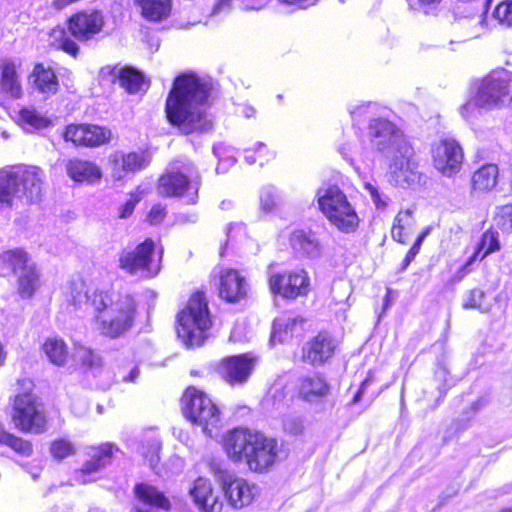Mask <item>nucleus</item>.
Returning a JSON list of instances; mask_svg holds the SVG:
<instances>
[{
  "label": "nucleus",
  "mask_w": 512,
  "mask_h": 512,
  "mask_svg": "<svg viewBox=\"0 0 512 512\" xmlns=\"http://www.w3.org/2000/svg\"><path fill=\"white\" fill-rule=\"evenodd\" d=\"M211 83L194 73L177 76L166 99V115L184 134L208 132L212 121L206 112Z\"/></svg>",
  "instance_id": "nucleus-1"
},
{
  "label": "nucleus",
  "mask_w": 512,
  "mask_h": 512,
  "mask_svg": "<svg viewBox=\"0 0 512 512\" xmlns=\"http://www.w3.org/2000/svg\"><path fill=\"white\" fill-rule=\"evenodd\" d=\"M71 303H82L94 308L100 333L110 339L125 335L134 325L136 303L131 295H121L113 300L108 292L94 290L90 293L82 281L72 282L70 286Z\"/></svg>",
  "instance_id": "nucleus-2"
},
{
  "label": "nucleus",
  "mask_w": 512,
  "mask_h": 512,
  "mask_svg": "<svg viewBox=\"0 0 512 512\" xmlns=\"http://www.w3.org/2000/svg\"><path fill=\"white\" fill-rule=\"evenodd\" d=\"M211 319L204 294L195 293L177 316L178 338L188 347H198L207 338Z\"/></svg>",
  "instance_id": "nucleus-3"
},
{
  "label": "nucleus",
  "mask_w": 512,
  "mask_h": 512,
  "mask_svg": "<svg viewBox=\"0 0 512 512\" xmlns=\"http://www.w3.org/2000/svg\"><path fill=\"white\" fill-rule=\"evenodd\" d=\"M318 205L330 223L344 233L354 232L359 217L344 192L336 185H329L317 191Z\"/></svg>",
  "instance_id": "nucleus-4"
},
{
  "label": "nucleus",
  "mask_w": 512,
  "mask_h": 512,
  "mask_svg": "<svg viewBox=\"0 0 512 512\" xmlns=\"http://www.w3.org/2000/svg\"><path fill=\"white\" fill-rule=\"evenodd\" d=\"M200 187V176L194 164L188 159L172 162L167 172L159 179L158 191L161 195L173 197L187 192V203L195 204Z\"/></svg>",
  "instance_id": "nucleus-5"
},
{
  "label": "nucleus",
  "mask_w": 512,
  "mask_h": 512,
  "mask_svg": "<svg viewBox=\"0 0 512 512\" xmlns=\"http://www.w3.org/2000/svg\"><path fill=\"white\" fill-rule=\"evenodd\" d=\"M9 273L17 275V292L23 299L31 298L40 286L36 266L22 249L0 254V275L6 276Z\"/></svg>",
  "instance_id": "nucleus-6"
},
{
  "label": "nucleus",
  "mask_w": 512,
  "mask_h": 512,
  "mask_svg": "<svg viewBox=\"0 0 512 512\" xmlns=\"http://www.w3.org/2000/svg\"><path fill=\"white\" fill-rule=\"evenodd\" d=\"M155 243L147 238L135 248L121 250L118 258V267L131 276L153 278L160 272V261L163 251H159V260H153Z\"/></svg>",
  "instance_id": "nucleus-7"
},
{
  "label": "nucleus",
  "mask_w": 512,
  "mask_h": 512,
  "mask_svg": "<svg viewBox=\"0 0 512 512\" xmlns=\"http://www.w3.org/2000/svg\"><path fill=\"white\" fill-rule=\"evenodd\" d=\"M182 404L185 417L201 426L203 432L211 437L213 429L220 423L219 409L212 400L206 394L190 387L182 396Z\"/></svg>",
  "instance_id": "nucleus-8"
},
{
  "label": "nucleus",
  "mask_w": 512,
  "mask_h": 512,
  "mask_svg": "<svg viewBox=\"0 0 512 512\" xmlns=\"http://www.w3.org/2000/svg\"><path fill=\"white\" fill-rule=\"evenodd\" d=\"M209 469L232 507L242 508L251 503L255 486H250L244 479L236 477L220 460H212Z\"/></svg>",
  "instance_id": "nucleus-9"
},
{
  "label": "nucleus",
  "mask_w": 512,
  "mask_h": 512,
  "mask_svg": "<svg viewBox=\"0 0 512 512\" xmlns=\"http://www.w3.org/2000/svg\"><path fill=\"white\" fill-rule=\"evenodd\" d=\"M369 135L372 145L387 159L395 154L407 157L410 153V144L403 133L386 119H374L369 125Z\"/></svg>",
  "instance_id": "nucleus-10"
},
{
  "label": "nucleus",
  "mask_w": 512,
  "mask_h": 512,
  "mask_svg": "<svg viewBox=\"0 0 512 512\" xmlns=\"http://www.w3.org/2000/svg\"><path fill=\"white\" fill-rule=\"evenodd\" d=\"M12 420L16 428L26 433L41 434L47 429L42 406L31 393L18 394L14 400Z\"/></svg>",
  "instance_id": "nucleus-11"
},
{
  "label": "nucleus",
  "mask_w": 512,
  "mask_h": 512,
  "mask_svg": "<svg viewBox=\"0 0 512 512\" xmlns=\"http://www.w3.org/2000/svg\"><path fill=\"white\" fill-rule=\"evenodd\" d=\"M478 103L485 110L503 107L511 100L510 75L504 70H494L485 76L477 87Z\"/></svg>",
  "instance_id": "nucleus-12"
},
{
  "label": "nucleus",
  "mask_w": 512,
  "mask_h": 512,
  "mask_svg": "<svg viewBox=\"0 0 512 512\" xmlns=\"http://www.w3.org/2000/svg\"><path fill=\"white\" fill-rule=\"evenodd\" d=\"M269 266V287L273 294L284 299L294 300L306 296L310 290V278L303 269L284 273H274Z\"/></svg>",
  "instance_id": "nucleus-13"
},
{
  "label": "nucleus",
  "mask_w": 512,
  "mask_h": 512,
  "mask_svg": "<svg viewBox=\"0 0 512 512\" xmlns=\"http://www.w3.org/2000/svg\"><path fill=\"white\" fill-rule=\"evenodd\" d=\"M389 182L401 188H411L422 182L424 175L418 170V163L414 159V150L410 146V153L406 156L395 154L388 158Z\"/></svg>",
  "instance_id": "nucleus-14"
},
{
  "label": "nucleus",
  "mask_w": 512,
  "mask_h": 512,
  "mask_svg": "<svg viewBox=\"0 0 512 512\" xmlns=\"http://www.w3.org/2000/svg\"><path fill=\"white\" fill-rule=\"evenodd\" d=\"M151 162L150 154L144 150L125 152L116 150L108 157L111 177L114 181H122L146 169Z\"/></svg>",
  "instance_id": "nucleus-15"
},
{
  "label": "nucleus",
  "mask_w": 512,
  "mask_h": 512,
  "mask_svg": "<svg viewBox=\"0 0 512 512\" xmlns=\"http://www.w3.org/2000/svg\"><path fill=\"white\" fill-rule=\"evenodd\" d=\"M15 182L18 197L28 203H37L42 199L45 174L37 166H23L15 170Z\"/></svg>",
  "instance_id": "nucleus-16"
},
{
  "label": "nucleus",
  "mask_w": 512,
  "mask_h": 512,
  "mask_svg": "<svg viewBox=\"0 0 512 512\" xmlns=\"http://www.w3.org/2000/svg\"><path fill=\"white\" fill-rule=\"evenodd\" d=\"M435 168L444 176L458 173L463 161V151L453 139H443L432 150Z\"/></svg>",
  "instance_id": "nucleus-17"
},
{
  "label": "nucleus",
  "mask_w": 512,
  "mask_h": 512,
  "mask_svg": "<svg viewBox=\"0 0 512 512\" xmlns=\"http://www.w3.org/2000/svg\"><path fill=\"white\" fill-rule=\"evenodd\" d=\"M256 359L250 354L229 356L221 360L217 372L230 385H242L251 376Z\"/></svg>",
  "instance_id": "nucleus-18"
},
{
  "label": "nucleus",
  "mask_w": 512,
  "mask_h": 512,
  "mask_svg": "<svg viewBox=\"0 0 512 512\" xmlns=\"http://www.w3.org/2000/svg\"><path fill=\"white\" fill-rule=\"evenodd\" d=\"M253 442L254 444L245 462L252 471H267L274 464L277 457V442L274 439L266 438L261 433H257Z\"/></svg>",
  "instance_id": "nucleus-19"
},
{
  "label": "nucleus",
  "mask_w": 512,
  "mask_h": 512,
  "mask_svg": "<svg viewBox=\"0 0 512 512\" xmlns=\"http://www.w3.org/2000/svg\"><path fill=\"white\" fill-rule=\"evenodd\" d=\"M104 25V18L99 11L79 12L68 20L70 33L79 41H87L99 33Z\"/></svg>",
  "instance_id": "nucleus-20"
},
{
  "label": "nucleus",
  "mask_w": 512,
  "mask_h": 512,
  "mask_svg": "<svg viewBox=\"0 0 512 512\" xmlns=\"http://www.w3.org/2000/svg\"><path fill=\"white\" fill-rule=\"evenodd\" d=\"M257 433L244 428L229 431L223 439V447L227 456L235 462L245 461Z\"/></svg>",
  "instance_id": "nucleus-21"
},
{
  "label": "nucleus",
  "mask_w": 512,
  "mask_h": 512,
  "mask_svg": "<svg viewBox=\"0 0 512 512\" xmlns=\"http://www.w3.org/2000/svg\"><path fill=\"white\" fill-rule=\"evenodd\" d=\"M219 295L229 303H236L246 297L248 283L246 279L234 269H224L219 277Z\"/></svg>",
  "instance_id": "nucleus-22"
},
{
  "label": "nucleus",
  "mask_w": 512,
  "mask_h": 512,
  "mask_svg": "<svg viewBox=\"0 0 512 512\" xmlns=\"http://www.w3.org/2000/svg\"><path fill=\"white\" fill-rule=\"evenodd\" d=\"M336 344L327 333H319L303 347V360L313 366L322 365L332 357Z\"/></svg>",
  "instance_id": "nucleus-23"
},
{
  "label": "nucleus",
  "mask_w": 512,
  "mask_h": 512,
  "mask_svg": "<svg viewBox=\"0 0 512 512\" xmlns=\"http://www.w3.org/2000/svg\"><path fill=\"white\" fill-rule=\"evenodd\" d=\"M137 499L148 508L138 507L136 512H156L154 508L168 510L170 508L169 499L156 487L148 483L137 484L134 488Z\"/></svg>",
  "instance_id": "nucleus-24"
},
{
  "label": "nucleus",
  "mask_w": 512,
  "mask_h": 512,
  "mask_svg": "<svg viewBox=\"0 0 512 512\" xmlns=\"http://www.w3.org/2000/svg\"><path fill=\"white\" fill-rule=\"evenodd\" d=\"M291 245L297 253L311 259H317L322 255L321 241L312 231H295L291 236Z\"/></svg>",
  "instance_id": "nucleus-25"
},
{
  "label": "nucleus",
  "mask_w": 512,
  "mask_h": 512,
  "mask_svg": "<svg viewBox=\"0 0 512 512\" xmlns=\"http://www.w3.org/2000/svg\"><path fill=\"white\" fill-rule=\"evenodd\" d=\"M68 176L76 182L92 183L102 176L101 169L91 161L72 159L66 164Z\"/></svg>",
  "instance_id": "nucleus-26"
},
{
  "label": "nucleus",
  "mask_w": 512,
  "mask_h": 512,
  "mask_svg": "<svg viewBox=\"0 0 512 512\" xmlns=\"http://www.w3.org/2000/svg\"><path fill=\"white\" fill-rule=\"evenodd\" d=\"M0 88L1 91L10 95L12 98H20L22 95L21 84L16 71V64L10 58L0 60Z\"/></svg>",
  "instance_id": "nucleus-27"
},
{
  "label": "nucleus",
  "mask_w": 512,
  "mask_h": 512,
  "mask_svg": "<svg viewBox=\"0 0 512 512\" xmlns=\"http://www.w3.org/2000/svg\"><path fill=\"white\" fill-rule=\"evenodd\" d=\"M329 386L324 378L314 374L300 379L299 395L307 402L313 403L327 395Z\"/></svg>",
  "instance_id": "nucleus-28"
},
{
  "label": "nucleus",
  "mask_w": 512,
  "mask_h": 512,
  "mask_svg": "<svg viewBox=\"0 0 512 512\" xmlns=\"http://www.w3.org/2000/svg\"><path fill=\"white\" fill-rule=\"evenodd\" d=\"M142 16L148 21L160 22L167 19L172 10V0H135Z\"/></svg>",
  "instance_id": "nucleus-29"
},
{
  "label": "nucleus",
  "mask_w": 512,
  "mask_h": 512,
  "mask_svg": "<svg viewBox=\"0 0 512 512\" xmlns=\"http://www.w3.org/2000/svg\"><path fill=\"white\" fill-rule=\"evenodd\" d=\"M113 449L114 447L110 443H106L99 448L94 449L90 460L83 464L79 472V477H85L86 475L97 472L108 465L113 456Z\"/></svg>",
  "instance_id": "nucleus-30"
},
{
  "label": "nucleus",
  "mask_w": 512,
  "mask_h": 512,
  "mask_svg": "<svg viewBox=\"0 0 512 512\" xmlns=\"http://www.w3.org/2000/svg\"><path fill=\"white\" fill-rule=\"evenodd\" d=\"M498 167L495 164H486L474 172L472 176V190L487 192L497 183Z\"/></svg>",
  "instance_id": "nucleus-31"
},
{
  "label": "nucleus",
  "mask_w": 512,
  "mask_h": 512,
  "mask_svg": "<svg viewBox=\"0 0 512 512\" xmlns=\"http://www.w3.org/2000/svg\"><path fill=\"white\" fill-rule=\"evenodd\" d=\"M112 72L118 78L120 86L130 94L138 92L144 84L143 75L132 67H114Z\"/></svg>",
  "instance_id": "nucleus-32"
},
{
  "label": "nucleus",
  "mask_w": 512,
  "mask_h": 512,
  "mask_svg": "<svg viewBox=\"0 0 512 512\" xmlns=\"http://www.w3.org/2000/svg\"><path fill=\"white\" fill-rule=\"evenodd\" d=\"M304 323L301 317L278 318L273 322L271 341L284 342L287 337H292Z\"/></svg>",
  "instance_id": "nucleus-33"
},
{
  "label": "nucleus",
  "mask_w": 512,
  "mask_h": 512,
  "mask_svg": "<svg viewBox=\"0 0 512 512\" xmlns=\"http://www.w3.org/2000/svg\"><path fill=\"white\" fill-rule=\"evenodd\" d=\"M34 84L36 88L47 94H54L58 90V80L54 71L45 68L42 64H37L33 70Z\"/></svg>",
  "instance_id": "nucleus-34"
},
{
  "label": "nucleus",
  "mask_w": 512,
  "mask_h": 512,
  "mask_svg": "<svg viewBox=\"0 0 512 512\" xmlns=\"http://www.w3.org/2000/svg\"><path fill=\"white\" fill-rule=\"evenodd\" d=\"M43 350L54 365L63 366L66 363L68 350L63 340L57 338L48 339L43 345Z\"/></svg>",
  "instance_id": "nucleus-35"
},
{
  "label": "nucleus",
  "mask_w": 512,
  "mask_h": 512,
  "mask_svg": "<svg viewBox=\"0 0 512 512\" xmlns=\"http://www.w3.org/2000/svg\"><path fill=\"white\" fill-rule=\"evenodd\" d=\"M14 175L15 171H0V203L2 204H10L14 196L18 197Z\"/></svg>",
  "instance_id": "nucleus-36"
},
{
  "label": "nucleus",
  "mask_w": 512,
  "mask_h": 512,
  "mask_svg": "<svg viewBox=\"0 0 512 512\" xmlns=\"http://www.w3.org/2000/svg\"><path fill=\"white\" fill-rule=\"evenodd\" d=\"M51 44L65 51L66 53L76 56L78 53V45L71 40L63 27H56L50 32Z\"/></svg>",
  "instance_id": "nucleus-37"
},
{
  "label": "nucleus",
  "mask_w": 512,
  "mask_h": 512,
  "mask_svg": "<svg viewBox=\"0 0 512 512\" xmlns=\"http://www.w3.org/2000/svg\"><path fill=\"white\" fill-rule=\"evenodd\" d=\"M500 249L498 234L493 231H486L482 234L481 240L472 256H476V260L484 259L487 255Z\"/></svg>",
  "instance_id": "nucleus-38"
},
{
  "label": "nucleus",
  "mask_w": 512,
  "mask_h": 512,
  "mask_svg": "<svg viewBox=\"0 0 512 512\" xmlns=\"http://www.w3.org/2000/svg\"><path fill=\"white\" fill-rule=\"evenodd\" d=\"M111 136L112 133L107 128L97 125L86 124L85 146L97 147L106 144L110 141Z\"/></svg>",
  "instance_id": "nucleus-39"
},
{
  "label": "nucleus",
  "mask_w": 512,
  "mask_h": 512,
  "mask_svg": "<svg viewBox=\"0 0 512 512\" xmlns=\"http://www.w3.org/2000/svg\"><path fill=\"white\" fill-rule=\"evenodd\" d=\"M485 298L484 291L478 288L471 289L465 294L462 306L464 309H477L486 313L490 310V306L484 304Z\"/></svg>",
  "instance_id": "nucleus-40"
},
{
  "label": "nucleus",
  "mask_w": 512,
  "mask_h": 512,
  "mask_svg": "<svg viewBox=\"0 0 512 512\" xmlns=\"http://www.w3.org/2000/svg\"><path fill=\"white\" fill-rule=\"evenodd\" d=\"M0 444H4L12 448L17 453L29 456L32 453V445L30 442L16 437L6 430L0 434Z\"/></svg>",
  "instance_id": "nucleus-41"
},
{
  "label": "nucleus",
  "mask_w": 512,
  "mask_h": 512,
  "mask_svg": "<svg viewBox=\"0 0 512 512\" xmlns=\"http://www.w3.org/2000/svg\"><path fill=\"white\" fill-rule=\"evenodd\" d=\"M19 120L24 125H28L33 129H42L50 124V121L47 118L40 115L36 110L28 108H23L19 112Z\"/></svg>",
  "instance_id": "nucleus-42"
},
{
  "label": "nucleus",
  "mask_w": 512,
  "mask_h": 512,
  "mask_svg": "<svg viewBox=\"0 0 512 512\" xmlns=\"http://www.w3.org/2000/svg\"><path fill=\"white\" fill-rule=\"evenodd\" d=\"M281 202L277 189L273 186L263 187L260 193V205L266 212L273 211Z\"/></svg>",
  "instance_id": "nucleus-43"
},
{
  "label": "nucleus",
  "mask_w": 512,
  "mask_h": 512,
  "mask_svg": "<svg viewBox=\"0 0 512 512\" xmlns=\"http://www.w3.org/2000/svg\"><path fill=\"white\" fill-rule=\"evenodd\" d=\"M211 492H213L211 483L208 479L202 477L196 479L193 488L190 489V495L198 507L201 506L205 498H207Z\"/></svg>",
  "instance_id": "nucleus-44"
},
{
  "label": "nucleus",
  "mask_w": 512,
  "mask_h": 512,
  "mask_svg": "<svg viewBox=\"0 0 512 512\" xmlns=\"http://www.w3.org/2000/svg\"><path fill=\"white\" fill-rule=\"evenodd\" d=\"M74 358L87 369L99 367L101 364L100 357L84 346H79L75 349Z\"/></svg>",
  "instance_id": "nucleus-45"
},
{
  "label": "nucleus",
  "mask_w": 512,
  "mask_h": 512,
  "mask_svg": "<svg viewBox=\"0 0 512 512\" xmlns=\"http://www.w3.org/2000/svg\"><path fill=\"white\" fill-rule=\"evenodd\" d=\"M497 225L506 232H512V203L496 207Z\"/></svg>",
  "instance_id": "nucleus-46"
},
{
  "label": "nucleus",
  "mask_w": 512,
  "mask_h": 512,
  "mask_svg": "<svg viewBox=\"0 0 512 512\" xmlns=\"http://www.w3.org/2000/svg\"><path fill=\"white\" fill-rule=\"evenodd\" d=\"M76 449L72 442L59 439L51 444L50 452L54 459L62 460L75 453Z\"/></svg>",
  "instance_id": "nucleus-47"
},
{
  "label": "nucleus",
  "mask_w": 512,
  "mask_h": 512,
  "mask_svg": "<svg viewBox=\"0 0 512 512\" xmlns=\"http://www.w3.org/2000/svg\"><path fill=\"white\" fill-rule=\"evenodd\" d=\"M66 141H71L75 145L85 146L86 139V124L69 125L64 132Z\"/></svg>",
  "instance_id": "nucleus-48"
},
{
  "label": "nucleus",
  "mask_w": 512,
  "mask_h": 512,
  "mask_svg": "<svg viewBox=\"0 0 512 512\" xmlns=\"http://www.w3.org/2000/svg\"><path fill=\"white\" fill-rule=\"evenodd\" d=\"M412 211L406 210L404 212H399L394 220V224L392 227V237L394 240L400 243H404L403 238V230H404V224H409V220L411 218Z\"/></svg>",
  "instance_id": "nucleus-49"
},
{
  "label": "nucleus",
  "mask_w": 512,
  "mask_h": 512,
  "mask_svg": "<svg viewBox=\"0 0 512 512\" xmlns=\"http://www.w3.org/2000/svg\"><path fill=\"white\" fill-rule=\"evenodd\" d=\"M434 377L435 380L439 382L437 386V389L439 391V399L443 398L448 390L447 382L449 378V371L444 365L438 364L434 373Z\"/></svg>",
  "instance_id": "nucleus-50"
},
{
  "label": "nucleus",
  "mask_w": 512,
  "mask_h": 512,
  "mask_svg": "<svg viewBox=\"0 0 512 512\" xmlns=\"http://www.w3.org/2000/svg\"><path fill=\"white\" fill-rule=\"evenodd\" d=\"M494 15L501 23L512 25V0L497 5Z\"/></svg>",
  "instance_id": "nucleus-51"
},
{
  "label": "nucleus",
  "mask_w": 512,
  "mask_h": 512,
  "mask_svg": "<svg viewBox=\"0 0 512 512\" xmlns=\"http://www.w3.org/2000/svg\"><path fill=\"white\" fill-rule=\"evenodd\" d=\"M477 109H483V108L478 103V93L476 92L474 97L469 99L466 103H464L460 107L459 112L465 120H469L470 118H472L475 115Z\"/></svg>",
  "instance_id": "nucleus-52"
},
{
  "label": "nucleus",
  "mask_w": 512,
  "mask_h": 512,
  "mask_svg": "<svg viewBox=\"0 0 512 512\" xmlns=\"http://www.w3.org/2000/svg\"><path fill=\"white\" fill-rule=\"evenodd\" d=\"M223 507L222 501L219 500L218 496L211 492L207 498L203 501L199 509L202 512H221Z\"/></svg>",
  "instance_id": "nucleus-53"
},
{
  "label": "nucleus",
  "mask_w": 512,
  "mask_h": 512,
  "mask_svg": "<svg viewBox=\"0 0 512 512\" xmlns=\"http://www.w3.org/2000/svg\"><path fill=\"white\" fill-rule=\"evenodd\" d=\"M159 450H160V443L156 440H153L149 445V450L142 451L143 456L148 460L149 466L152 469H155L158 462H159Z\"/></svg>",
  "instance_id": "nucleus-54"
},
{
  "label": "nucleus",
  "mask_w": 512,
  "mask_h": 512,
  "mask_svg": "<svg viewBox=\"0 0 512 512\" xmlns=\"http://www.w3.org/2000/svg\"><path fill=\"white\" fill-rule=\"evenodd\" d=\"M423 238H424V235H420L417 238V240L415 241V243L413 244V246L410 248V250L408 251V253L406 254V256L402 262L400 271H404L409 266V264L414 260L416 255L419 253Z\"/></svg>",
  "instance_id": "nucleus-55"
},
{
  "label": "nucleus",
  "mask_w": 512,
  "mask_h": 512,
  "mask_svg": "<svg viewBox=\"0 0 512 512\" xmlns=\"http://www.w3.org/2000/svg\"><path fill=\"white\" fill-rule=\"evenodd\" d=\"M165 216L166 208L160 204H156L151 208L147 216V219L150 224L156 225L161 223L164 220Z\"/></svg>",
  "instance_id": "nucleus-56"
},
{
  "label": "nucleus",
  "mask_w": 512,
  "mask_h": 512,
  "mask_svg": "<svg viewBox=\"0 0 512 512\" xmlns=\"http://www.w3.org/2000/svg\"><path fill=\"white\" fill-rule=\"evenodd\" d=\"M225 150L226 147L222 143H218L213 146V154L219 159L220 163L226 162L228 165H233L235 163V159L230 156L224 157Z\"/></svg>",
  "instance_id": "nucleus-57"
},
{
  "label": "nucleus",
  "mask_w": 512,
  "mask_h": 512,
  "mask_svg": "<svg viewBox=\"0 0 512 512\" xmlns=\"http://www.w3.org/2000/svg\"><path fill=\"white\" fill-rule=\"evenodd\" d=\"M476 261V256H470L469 259L455 273L454 277L457 281H461L470 271V266Z\"/></svg>",
  "instance_id": "nucleus-58"
},
{
  "label": "nucleus",
  "mask_w": 512,
  "mask_h": 512,
  "mask_svg": "<svg viewBox=\"0 0 512 512\" xmlns=\"http://www.w3.org/2000/svg\"><path fill=\"white\" fill-rule=\"evenodd\" d=\"M137 201H138L137 199H133V198L127 200L125 202V204L122 205L120 208V217L121 218L129 217L133 213Z\"/></svg>",
  "instance_id": "nucleus-59"
},
{
  "label": "nucleus",
  "mask_w": 512,
  "mask_h": 512,
  "mask_svg": "<svg viewBox=\"0 0 512 512\" xmlns=\"http://www.w3.org/2000/svg\"><path fill=\"white\" fill-rule=\"evenodd\" d=\"M440 0H418V9L424 14H429L432 5L439 3Z\"/></svg>",
  "instance_id": "nucleus-60"
},
{
  "label": "nucleus",
  "mask_w": 512,
  "mask_h": 512,
  "mask_svg": "<svg viewBox=\"0 0 512 512\" xmlns=\"http://www.w3.org/2000/svg\"><path fill=\"white\" fill-rule=\"evenodd\" d=\"M365 189L369 192L371 198L373 199L374 203L379 206L381 203L380 194L376 187H374L370 183L365 184Z\"/></svg>",
  "instance_id": "nucleus-61"
},
{
  "label": "nucleus",
  "mask_w": 512,
  "mask_h": 512,
  "mask_svg": "<svg viewBox=\"0 0 512 512\" xmlns=\"http://www.w3.org/2000/svg\"><path fill=\"white\" fill-rule=\"evenodd\" d=\"M231 4L232 0H218L213 8V14H219L222 11L228 10Z\"/></svg>",
  "instance_id": "nucleus-62"
},
{
  "label": "nucleus",
  "mask_w": 512,
  "mask_h": 512,
  "mask_svg": "<svg viewBox=\"0 0 512 512\" xmlns=\"http://www.w3.org/2000/svg\"><path fill=\"white\" fill-rule=\"evenodd\" d=\"M370 384V379L369 378H366L362 383H361V386L359 388V390L357 391V393L355 394V396L353 397V400H352V403L353 404H356L360 401L364 391H365V388Z\"/></svg>",
  "instance_id": "nucleus-63"
},
{
  "label": "nucleus",
  "mask_w": 512,
  "mask_h": 512,
  "mask_svg": "<svg viewBox=\"0 0 512 512\" xmlns=\"http://www.w3.org/2000/svg\"><path fill=\"white\" fill-rule=\"evenodd\" d=\"M139 373H140L139 368L135 366L132 368V370L129 372V374L127 376L123 377V381L124 382H135L139 376Z\"/></svg>",
  "instance_id": "nucleus-64"
}]
</instances>
